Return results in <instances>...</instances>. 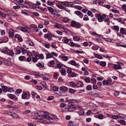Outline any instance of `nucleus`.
Returning a JSON list of instances; mask_svg holds the SVG:
<instances>
[{
  "mask_svg": "<svg viewBox=\"0 0 126 126\" xmlns=\"http://www.w3.org/2000/svg\"><path fill=\"white\" fill-rule=\"evenodd\" d=\"M65 109L66 111L68 112H73L74 111V110H77L76 106L72 104L68 105L67 107Z\"/></svg>",
  "mask_w": 126,
  "mask_h": 126,
  "instance_id": "obj_1",
  "label": "nucleus"
},
{
  "mask_svg": "<svg viewBox=\"0 0 126 126\" xmlns=\"http://www.w3.org/2000/svg\"><path fill=\"white\" fill-rule=\"evenodd\" d=\"M43 113V115H38L37 117L36 118V119H39L42 117L44 119H47L49 118V116L48 115V113L46 112L41 111Z\"/></svg>",
  "mask_w": 126,
  "mask_h": 126,
  "instance_id": "obj_2",
  "label": "nucleus"
},
{
  "mask_svg": "<svg viewBox=\"0 0 126 126\" xmlns=\"http://www.w3.org/2000/svg\"><path fill=\"white\" fill-rule=\"evenodd\" d=\"M10 61H9L4 58H0V65L3 63L6 65H9L10 64Z\"/></svg>",
  "mask_w": 126,
  "mask_h": 126,
  "instance_id": "obj_3",
  "label": "nucleus"
},
{
  "mask_svg": "<svg viewBox=\"0 0 126 126\" xmlns=\"http://www.w3.org/2000/svg\"><path fill=\"white\" fill-rule=\"evenodd\" d=\"M97 19L98 21L99 22H101L103 20V19H104L106 17V15L103 14L102 15L100 14L97 15Z\"/></svg>",
  "mask_w": 126,
  "mask_h": 126,
  "instance_id": "obj_4",
  "label": "nucleus"
},
{
  "mask_svg": "<svg viewBox=\"0 0 126 126\" xmlns=\"http://www.w3.org/2000/svg\"><path fill=\"white\" fill-rule=\"evenodd\" d=\"M48 10L49 12L52 15H55L57 13L58 11L55 9H53L51 7H48Z\"/></svg>",
  "mask_w": 126,
  "mask_h": 126,
  "instance_id": "obj_5",
  "label": "nucleus"
},
{
  "mask_svg": "<svg viewBox=\"0 0 126 126\" xmlns=\"http://www.w3.org/2000/svg\"><path fill=\"white\" fill-rule=\"evenodd\" d=\"M55 37L54 35H52V34L49 33L47 34H46L44 35V37L46 39H47L49 40H50L52 36Z\"/></svg>",
  "mask_w": 126,
  "mask_h": 126,
  "instance_id": "obj_6",
  "label": "nucleus"
},
{
  "mask_svg": "<svg viewBox=\"0 0 126 126\" xmlns=\"http://www.w3.org/2000/svg\"><path fill=\"white\" fill-rule=\"evenodd\" d=\"M59 89L62 92H65L67 91L68 88L64 86H63L60 87Z\"/></svg>",
  "mask_w": 126,
  "mask_h": 126,
  "instance_id": "obj_7",
  "label": "nucleus"
},
{
  "mask_svg": "<svg viewBox=\"0 0 126 126\" xmlns=\"http://www.w3.org/2000/svg\"><path fill=\"white\" fill-rule=\"evenodd\" d=\"M7 96L11 99H15L16 100H17L18 99V98L13 94H8Z\"/></svg>",
  "mask_w": 126,
  "mask_h": 126,
  "instance_id": "obj_8",
  "label": "nucleus"
},
{
  "mask_svg": "<svg viewBox=\"0 0 126 126\" xmlns=\"http://www.w3.org/2000/svg\"><path fill=\"white\" fill-rule=\"evenodd\" d=\"M9 37L10 38H12L14 36V32L12 29H10L9 30Z\"/></svg>",
  "mask_w": 126,
  "mask_h": 126,
  "instance_id": "obj_9",
  "label": "nucleus"
},
{
  "mask_svg": "<svg viewBox=\"0 0 126 126\" xmlns=\"http://www.w3.org/2000/svg\"><path fill=\"white\" fill-rule=\"evenodd\" d=\"M71 64L72 65H74L77 68L79 67V65L74 60L71 61Z\"/></svg>",
  "mask_w": 126,
  "mask_h": 126,
  "instance_id": "obj_10",
  "label": "nucleus"
},
{
  "mask_svg": "<svg viewBox=\"0 0 126 126\" xmlns=\"http://www.w3.org/2000/svg\"><path fill=\"white\" fill-rule=\"evenodd\" d=\"M61 75L63 76H65L66 75V72L65 69L64 68H62L61 70L60 71Z\"/></svg>",
  "mask_w": 126,
  "mask_h": 126,
  "instance_id": "obj_11",
  "label": "nucleus"
},
{
  "mask_svg": "<svg viewBox=\"0 0 126 126\" xmlns=\"http://www.w3.org/2000/svg\"><path fill=\"white\" fill-rule=\"evenodd\" d=\"M20 51L22 53V55H25L27 52V50L22 47L20 48Z\"/></svg>",
  "mask_w": 126,
  "mask_h": 126,
  "instance_id": "obj_12",
  "label": "nucleus"
},
{
  "mask_svg": "<svg viewBox=\"0 0 126 126\" xmlns=\"http://www.w3.org/2000/svg\"><path fill=\"white\" fill-rule=\"evenodd\" d=\"M70 85L73 88H75L77 87V84L74 81H71L69 82Z\"/></svg>",
  "mask_w": 126,
  "mask_h": 126,
  "instance_id": "obj_13",
  "label": "nucleus"
},
{
  "mask_svg": "<svg viewBox=\"0 0 126 126\" xmlns=\"http://www.w3.org/2000/svg\"><path fill=\"white\" fill-rule=\"evenodd\" d=\"M75 13H76L77 15H79L80 16V17L81 18H82L83 17V14H82L80 11H75Z\"/></svg>",
  "mask_w": 126,
  "mask_h": 126,
  "instance_id": "obj_14",
  "label": "nucleus"
},
{
  "mask_svg": "<svg viewBox=\"0 0 126 126\" xmlns=\"http://www.w3.org/2000/svg\"><path fill=\"white\" fill-rule=\"evenodd\" d=\"M26 43L27 44L31 46H34V43L29 40L26 41Z\"/></svg>",
  "mask_w": 126,
  "mask_h": 126,
  "instance_id": "obj_15",
  "label": "nucleus"
},
{
  "mask_svg": "<svg viewBox=\"0 0 126 126\" xmlns=\"http://www.w3.org/2000/svg\"><path fill=\"white\" fill-rule=\"evenodd\" d=\"M122 19L121 18H114V19L121 22L122 24H123L124 23V22L123 21L122 19Z\"/></svg>",
  "mask_w": 126,
  "mask_h": 126,
  "instance_id": "obj_16",
  "label": "nucleus"
},
{
  "mask_svg": "<svg viewBox=\"0 0 126 126\" xmlns=\"http://www.w3.org/2000/svg\"><path fill=\"white\" fill-rule=\"evenodd\" d=\"M77 87H82L83 86V83L82 81H79L77 82Z\"/></svg>",
  "mask_w": 126,
  "mask_h": 126,
  "instance_id": "obj_17",
  "label": "nucleus"
},
{
  "mask_svg": "<svg viewBox=\"0 0 126 126\" xmlns=\"http://www.w3.org/2000/svg\"><path fill=\"white\" fill-rule=\"evenodd\" d=\"M119 117L121 118L126 119V115L121 114H119L118 115Z\"/></svg>",
  "mask_w": 126,
  "mask_h": 126,
  "instance_id": "obj_18",
  "label": "nucleus"
},
{
  "mask_svg": "<svg viewBox=\"0 0 126 126\" xmlns=\"http://www.w3.org/2000/svg\"><path fill=\"white\" fill-rule=\"evenodd\" d=\"M114 68L116 69H120L121 68V66L120 65L115 64L114 65Z\"/></svg>",
  "mask_w": 126,
  "mask_h": 126,
  "instance_id": "obj_19",
  "label": "nucleus"
},
{
  "mask_svg": "<svg viewBox=\"0 0 126 126\" xmlns=\"http://www.w3.org/2000/svg\"><path fill=\"white\" fill-rule=\"evenodd\" d=\"M36 65L40 67H43L44 66V64L43 63H41L39 62L36 64Z\"/></svg>",
  "mask_w": 126,
  "mask_h": 126,
  "instance_id": "obj_20",
  "label": "nucleus"
},
{
  "mask_svg": "<svg viewBox=\"0 0 126 126\" xmlns=\"http://www.w3.org/2000/svg\"><path fill=\"white\" fill-rule=\"evenodd\" d=\"M76 75L77 74L76 73L71 72L69 74L68 76L73 77H76Z\"/></svg>",
  "mask_w": 126,
  "mask_h": 126,
  "instance_id": "obj_21",
  "label": "nucleus"
},
{
  "mask_svg": "<svg viewBox=\"0 0 126 126\" xmlns=\"http://www.w3.org/2000/svg\"><path fill=\"white\" fill-rule=\"evenodd\" d=\"M52 117H51L49 119V121L51 122H52V120L54 119H57V117L54 115H53L52 116Z\"/></svg>",
  "mask_w": 126,
  "mask_h": 126,
  "instance_id": "obj_22",
  "label": "nucleus"
},
{
  "mask_svg": "<svg viewBox=\"0 0 126 126\" xmlns=\"http://www.w3.org/2000/svg\"><path fill=\"white\" fill-rule=\"evenodd\" d=\"M52 57V55L50 53L47 54L46 55V59H47L51 58Z\"/></svg>",
  "mask_w": 126,
  "mask_h": 126,
  "instance_id": "obj_23",
  "label": "nucleus"
},
{
  "mask_svg": "<svg viewBox=\"0 0 126 126\" xmlns=\"http://www.w3.org/2000/svg\"><path fill=\"white\" fill-rule=\"evenodd\" d=\"M84 112L82 110H80L78 112V113L80 115H84Z\"/></svg>",
  "mask_w": 126,
  "mask_h": 126,
  "instance_id": "obj_24",
  "label": "nucleus"
},
{
  "mask_svg": "<svg viewBox=\"0 0 126 126\" xmlns=\"http://www.w3.org/2000/svg\"><path fill=\"white\" fill-rule=\"evenodd\" d=\"M49 63L51 65L50 66L49 65V67L51 66L53 67L55 64L54 61L53 60L50 61Z\"/></svg>",
  "mask_w": 126,
  "mask_h": 126,
  "instance_id": "obj_25",
  "label": "nucleus"
},
{
  "mask_svg": "<svg viewBox=\"0 0 126 126\" xmlns=\"http://www.w3.org/2000/svg\"><path fill=\"white\" fill-rule=\"evenodd\" d=\"M91 83L93 84H95L96 82V80L95 79L93 78L91 79Z\"/></svg>",
  "mask_w": 126,
  "mask_h": 126,
  "instance_id": "obj_26",
  "label": "nucleus"
},
{
  "mask_svg": "<svg viewBox=\"0 0 126 126\" xmlns=\"http://www.w3.org/2000/svg\"><path fill=\"white\" fill-rule=\"evenodd\" d=\"M104 0H96V1H97L99 5H102L103 3V1Z\"/></svg>",
  "mask_w": 126,
  "mask_h": 126,
  "instance_id": "obj_27",
  "label": "nucleus"
},
{
  "mask_svg": "<svg viewBox=\"0 0 126 126\" xmlns=\"http://www.w3.org/2000/svg\"><path fill=\"white\" fill-rule=\"evenodd\" d=\"M71 26L72 27H75L76 23V21H72L71 22Z\"/></svg>",
  "mask_w": 126,
  "mask_h": 126,
  "instance_id": "obj_28",
  "label": "nucleus"
},
{
  "mask_svg": "<svg viewBox=\"0 0 126 126\" xmlns=\"http://www.w3.org/2000/svg\"><path fill=\"white\" fill-rule=\"evenodd\" d=\"M125 28H120V32L122 34H124V32Z\"/></svg>",
  "mask_w": 126,
  "mask_h": 126,
  "instance_id": "obj_29",
  "label": "nucleus"
},
{
  "mask_svg": "<svg viewBox=\"0 0 126 126\" xmlns=\"http://www.w3.org/2000/svg\"><path fill=\"white\" fill-rule=\"evenodd\" d=\"M82 25L79 23L77 22L76 23V27H77V28H80Z\"/></svg>",
  "mask_w": 126,
  "mask_h": 126,
  "instance_id": "obj_30",
  "label": "nucleus"
},
{
  "mask_svg": "<svg viewBox=\"0 0 126 126\" xmlns=\"http://www.w3.org/2000/svg\"><path fill=\"white\" fill-rule=\"evenodd\" d=\"M118 122L121 124L124 125L126 124V122L124 120H119Z\"/></svg>",
  "mask_w": 126,
  "mask_h": 126,
  "instance_id": "obj_31",
  "label": "nucleus"
},
{
  "mask_svg": "<svg viewBox=\"0 0 126 126\" xmlns=\"http://www.w3.org/2000/svg\"><path fill=\"white\" fill-rule=\"evenodd\" d=\"M58 87L56 86H54L53 87V90L54 92L57 91H58Z\"/></svg>",
  "mask_w": 126,
  "mask_h": 126,
  "instance_id": "obj_32",
  "label": "nucleus"
},
{
  "mask_svg": "<svg viewBox=\"0 0 126 126\" xmlns=\"http://www.w3.org/2000/svg\"><path fill=\"white\" fill-rule=\"evenodd\" d=\"M12 116L15 118L18 119L19 118V116L16 114L14 113L12 115Z\"/></svg>",
  "mask_w": 126,
  "mask_h": 126,
  "instance_id": "obj_33",
  "label": "nucleus"
},
{
  "mask_svg": "<svg viewBox=\"0 0 126 126\" xmlns=\"http://www.w3.org/2000/svg\"><path fill=\"white\" fill-rule=\"evenodd\" d=\"M36 57H37L41 59H42L44 58V57L43 54L38 55H36Z\"/></svg>",
  "mask_w": 126,
  "mask_h": 126,
  "instance_id": "obj_34",
  "label": "nucleus"
},
{
  "mask_svg": "<svg viewBox=\"0 0 126 126\" xmlns=\"http://www.w3.org/2000/svg\"><path fill=\"white\" fill-rule=\"evenodd\" d=\"M86 89L88 91H90L92 90V86L91 85H89L87 86L86 87Z\"/></svg>",
  "mask_w": 126,
  "mask_h": 126,
  "instance_id": "obj_35",
  "label": "nucleus"
},
{
  "mask_svg": "<svg viewBox=\"0 0 126 126\" xmlns=\"http://www.w3.org/2000/svg\"><path fill=\"white\" fill-rule=\"evenodd\" d=\"M2 88L3 89V91L4 93L6 92L7 91V88L6 86H3L2 87Z\"/></svg>",
  "mask_w": 126,
  "mask_h": 126,
  "instance_id": "obj_36",
  "label": "nucleus"
},
{
  "mask_svg": "<svg viewBox=\"0 0 126 126\" xmlns=\"http://www.w3.org/2000/svg\"><path fill=\"white\" fill-rule=\"evenodd\" d=\"M69 20V19L68 17H64L63 19V21L64 22L66 23Z\"/></svg>",
  "mask_w": 126,
  "mask_h": 126,
  "instance_id": "obj_37",
  "label": "nucleus"
},
{
  "mask_svg": "<svg viewBox=\"0 0 126 126\" xmlns=\"http://www.w3.org/2000/svg\"><path fill=\"white\" fill-rule=\"evenodd\" d=\"M69 92L71 94H72L75 92L76 91L75 90L71 88H70L69 89Z\"/></svg>",
  "mask_w": 126,
  "mask_h": 126,
  "instance_id": "obj_38",
  "label": "nucleus"
},
{
  "mask_svg": "<svg viewBox=\"0 0 126 126\" xmlns=\"http://www.w3.org/2000/svg\"><path fill=\"white\" fill-rule=\"evenodd\" d=\"M22 91V90L20 89H18L16 90V91L15 92V94H20L21 92Z\"/></svg>",
  "mask_w": 126,
  "mask_h": 126,
  "instance_id": "obj_39",
  "label": "nucleus"
},
{
  "mask_svg": "<svg viewBox=\"0 0 126 126\" xmlns=\"http://www.w3.org/2000/svg\"><path fill=\"white\" fill-rule=\"evenodd\" d=\"M100 64L101 65L105 67L106 65V63L104 62H100Z\"/></svg>",
  "mask_w": 126,
  "mask_h": 126,
  "instance_id": "obj_40",
  "label": "nucleus"
},
{
  "mask_svg": "<svg viewBox=\"0 0 126 126\" xmlns=\"http://www.w3.org/2000/svg\"><path fill=\"white\" fill-rule=\"evenodd\" d=\"M84 80L87 83H89L90 82V80L89 77H88L85 79Z\"/></svg>",
  "mask_w": 126,
  "mask_h": 126,
  "instance_id": "obj_41",
  "label": "nucleus"
},
{
  "mask_svg": "<svg viewBox=\"0 0 126 126\" xmlns=\"http://www.w3.org/2000/svg\"><path fill=\"white\" fill-rule=\"evenodd\" d=\"M83 19L84 20L87 21L89 20V18L86 15H85L84 16Z\"/></svg>",
  "mask_w": 126,
  "mask_h": 126,
  "instance_id": "obj_42",
  "label": "nucleus"
},
{
  "mask_svg": "<svg viewBox=\"0 0 126 126\" xmlns=\"http://www.w3.org/2000/svg\"><path fill=\"white\" fill-rule=\"evenodd\" d=\"M97 118L100 119H102L103 118V116L101 114H99Z\"/></svg>",
  "mask_w": 126,
  "mask_h": 126,
  "instance_id": "obj_43",
  "label": "nucleus"
},
{
  "mask_svg": "<svg viewBox=\"0 0 126 126\" xmlns=\"http://www.w3.org/2000/svg\"><path fill=\"white\" fill-rule=\"evenodd\" d=\"M6 18L8 19V20H10L11 21H13V19L10 16L8 15L7 14Z\"/></svg>",
  "mask_w": 126,
  "mask_h": 126,
  "instance_id": "obj_44",
  "label": "nucleus"
},
{
  "mask_svg": "<svg viewBox=\"0 0 126 126\" xmlns=\"http://www.w3.org/2000/svg\"><path fill=\"white\" fill-rule=\"evenodd\" d=\"M112 118L113 119H119V116H117L116 115H113L112 116Z\"/></svg>",
  "mask_w": 126,
  "mask_h": 126,
  "instance_id": "obj_45",
  "label": "nucleus"
},
{
  "mask_svg": "<svg viewBox=\"0 0 126 126\" xmlns=\"http://www.w3.org/2000/svg\"><path fill=\"white\" fill-rule=\"evenodd\" d=\"M47 3L48 5H54V2L50 1H47Z\"/></svg>",
  "mask_w": 126,
  "mask_h": 126,
  "instance_id": "obj_46",
  "label": "nucleus"
},
{
  "mask_svg": "<svg viewBox=\"0 0 126 126\" xmlns=\"http://www.w3.org/2000/svg\"><path fill=\"white\" fill-rule=\"evenodd\" d=\"M62 25L61 24H55L54 25V26L56 28H61V26Z\"/></svg>",
  "mask_w": 126,
  "mask_h": 126,
  "instance_id": "obj_47",
  "label": "nucleus"
},
{
  "mask_svg": "<svg viewBox=\"0 0 126 126\" xmlns=\"http://www.w3.org/2000/svg\"><path fill=\"white\" fill-rule=\"evenodd\" d=\"M37 57H32V60L33 62H36L37 61Z\"/></svg>",
  "mask_w": 126,
  "mask_h": 126,
  "instance_id": "obj_48",
  "label": "nucleus"
},
{
  "mask_svg": "<svg viewBox=\"0 0 126 126\" xmlns=\"http://www.w3.org/2000/svg\"><path fill=\"white\" fill-rule=\"evenodd\" d=\"M68 59V57L66 56H63L62 58V59L64 61H66Z\"/></svg>",
  "mask_w": 126,
  "mask_h": 126,
  "instance_id": "obj_49",
  "label": "nucleus"
},
{
  "mask_svg": "<svg viewBox=\"0 0 126 126\" xmlns=\"http://www.w3.org/2000/svg\"><path fill=\"white\" fill-rule=\"evenodd\" d=\"M77 108V107L78 109L77 108V109L78 110H82L83 109V108L82 107L80 106L79 105H77V106L76 107Z\"/></svg>",
  "mask_w": 126,
  "mask_h": 126,
  "instance_id": "obj_50",
  "label": "nucleus"
},
{
  "mask_svg": "<svg viewBox=\"0 0 126 126\" xmlns=\"http://www.w3.org/2000/svg\"><path fill=\"white\" fill-rule=\"evenodd\" d=\"M73 39L74 40L77 41L79 40L80 38L78 36H76L74 37L73 38Z\"/></svg>",
  "mask_w": 126,
  "mask_h": 126,
  "instance_id": "obj_51",
  "label": "nucleus"
},
{
  "mask_svg": "<svg viewBox=\"0 0 126 126\" xmlns=\"http://www.w3.org/2000/svg\"><path fill=\"white\" fill-rule=\"evenodd\" d=\"M27 94L25 93H23L22 95V98H25L27 96Z\"/></svg>",
  "mask_w": 126,
  "mask_h": 126,
  "instance_id": "obj_52",
  "label": "nucleus"
},
{
  "mask_svg": "<svg viewBox=\"0 0 126 126\" xmlns=\"http://www.w3.org/2000/svg\"><path fill=\"white\" fill-rule=\"evenodd\" d=\"M93 88L94 90H97L98 89V87L95 84H93Z\"/></svg>",
  "mask_w": 126,
  "mask_h": 126,
  "instance_id": "obj_53",
  "label": "nucleus"
},
{
  "mask_svg": "<svg viewBox=\"0 0 126 126\" xmlns=\"http://www.w3.org/2000/svg\"><path fill=\"white\" fill-rule=\"evenodd\" d=\"M102 83L103 84L105 85H107L109 84L107 80H104L102 81Z\"/></svg>",
  "mask_w": 126,
  "mask_h": 126,
  "instance_id": "obj_54",
  "label": "nucleus"
},
{
  "mask_svg": "<svg viewBox=\"0 0 126 126\" xmlns=\"http://www.w3.org/2000/svg\"><path fill=\"white\" fill-rule=\"evenodd\" d=\"M70 102L72 103H77L78 102V101L75 99H72L71 100Z\"/></svg>",
  "mask_w": 126,
  "mask_h": 126,
  "instance_id": "obj_55",
  "label": "nucleus"
},
{
  "mask_svg": "<svg viewBox=\"0 0 126 126\" xmlns=\"http://www.w3.org/2000/svg\"><path fill=\"white\" fill-rule=\"evenodd\" d=\"M62 41H64V42L65 43L67 44L69 43V40L68 39H65V40L63 39Z\"/></svg>",
  "mask_w": 126,
  "mask_h": 126,
  "instance_id": "obj_56",
  "label": "nucleus"
},
{
  "mask_svg": "<svg viewBox=\"0 0 126 126\" xmlns=\"http://www.w3.org/2000/svg\"><path fill=\"white\" fill-rule=\"evenodd\" d=\"M61 28L63 30V31L64 32H67V28L64 27L62 25L61 26Z\"/></svg>",
  "mask_w": 126,
  "mask_h": 126,
  "instance_id": "obj_57",
  "label": "nucleus"
},
{
  "mask_svg": "<svg viewBox=\"0 0 126 126\" xmlns=\"http://www.w3.org/2000/svg\"><path fill=\"white\" fill-rule=\"evenodd\" d=\"M66 106V104L64 103H62L60 104V106L61 107L64 108Z\"/></svg>",
  "mask_w": 126,
  "mask_h": 126,
  "instance_id": "obj_58",
  "label": "nucleus"
},
{
  "mask_svg": "<svg viewBox=\"0 0 126 126\" xmlns=\"http://www.w3.org/2000/svg\"><path fill=\"white\" fill-rule=\"evenodd\" d=\"M72 72V69L70 68H68V69L67 70V72L69 74Z\"/></svg>",
  "mask_w": 126,
  "mask_h": 126,
  "instance_id": "obj_59",
  "label": "nucleus"
},
{
  "mask_svg": "<svg viewBox=\"0 0 126 126\" xmlns=\"http://www.w3.org/2000/svg\"><path fill=\"white\" fill-rule=\"evenodd\" d=\"M70 126H74V122L72 121H70L69 122Z\"/></svg>",
  "mask_w": 126,
  "mask_h": 126,
  "instance_id": "obj_60",
  "label": "nucleus"
},
{
  "mask_svg": "<svg viewBox=\"0 0 126 126\" xmlns=\"http://www.w3.org/2000/svg\"><path fill=\"white\" fill-rule=\"evenodd\" d=\"M14 90L13 88H9L8 89V91L9 92H13Z\"/></svg>",
  "mask_w": 126,
  "mask_h": 126,
  "instance_id": "obj_61",
  "label": "nucleus"
},
{
  "mask_svg": "<svg viewBox=\"0 0 126 126\" xmlns=\"http://www.w3.org/2000/svg\"><path fill=\"white\" fill-rule=\"evenodd\" d=\"M92 12L90 11H88L87 13V14L88 15L91 16V17H92L93 16V15H92Z\"/></svg>",
  "mask_w": 126,
  "mask_h": 126,
  "instance_id": "obj_62",
  "label": "nucleus"
},
{
  "mask_svg": "<svg viewBox=\"0 0 126 126\" xmlns=\"http://www.w3.org/2000/svg\"><path fill=\"white\" fill-rule=\"evenodd\" d=\"M67 4V7H72V6L73 4L72 2H68Z\"/></svg>",
  "mask_w": 126,
  "mask_h": 126,
  "instance_id": "obj_63",
  "label": "nucleus"
},
{
  "mask_svg": "<svg viewBox=\"0 0 126 126\" xmlns=\"http://www.w3.org/2000/svg\"><path fill=\"white\" fill-rule=\"evenodd\" d=\"M21 30L24 32H27V29L25 28H21Z\"/></svg>",
  "mask_w": 126,
  "mask_h": 126,
  "instance_id": "obj_64",
  "label": "nucleus"
}]
</instances>
